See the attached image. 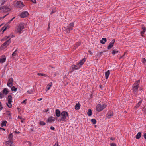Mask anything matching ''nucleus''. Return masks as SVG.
Returning a JSON list of instances; mask_svg holds the SVG:
<instances>
[{
	"mask_svg": "<svg viewBox=\"0 0 146 146\" xmlns=\"http://www.w3.org/2000/svg\"><path fill=\"white\" fill-rule=\"evenodd\" d=\"M96 110L98 112H100L102 111L103 108L101 104H98L96 107Z\"/></svg>",
	"mask_w": 146,
	"mask_h": 146,
	"instance_id": "obj_9",
	"label": "nucleus"
},
{
	"mask_svg": "<svg viewBox=\"0 0 146 146\" xmlns=\"http://www.w3.org/2000/svg\"><path fill=\"white\" fill-rule=\"evenodd\" d=\"M142 135L141 133V132H138L135 136V138L137 139H139L141 137Z\"/></svg>",
	"mask_w": 146,
	"mask_h": 146,
	"instance_id": "obj_22",
	"label": "nucleus"
},
{
	"mask_svg": "<svg viewBox=\"0 0 146 146\" xmlns=\"http://www.w3.org/2000/svg\"><path fill=\"white\" fill-rule=\"evenodd\" d=\"M18 118L19 119H22V117L21 116H18Z\"/></svg>",
	"mask_w": 146,
	"mask_h": 146,
	"instance_id": "obj_64",
	"label": "nucleus"
},
{
	"mask_svg": "<svg viewBox=\"0 0 146 146\" xmlns=\"http://www.w3.org/2000/svg\"><path fill=\"white\" fill-rule=\"evenodd\" d=\"M138 88L139 87L137 86H132V90H133L132 93L135 96H136L138 93Z\"/></svg>",
	"mask_w": 146,
	"mask_h": 146,
	"instance_id": "obj_5",
	"label": "nucleus"
},
{
	"mask_svg": "<svg viewBox=\"0 0 146 146\" xmlns=\"http://www.w3.org/2000/svg\"><path fill=\"white\" fill-rule=\"evenodd\" d=\"M8 46V45H7V43L6 42H5L4 43L1 45V47L5 49Z\"/></svg>",
	"mask_w": 146,
	"mask_h": 146,
	"instance_id": "obj_26",
	"label": "nucleus"
},
{
	"mask_svg": "<svg viewBox=\"0 0 146 146\" xmlns=\"http://www.w3.org/2000/svg\"><path fill=\"white\" fill-rule=\"evenodd\" d=\"M14 133H15L19 134L20 133V132L19 131H17L15 130L14 131Z\"/></svg>",
	"mask_w": 146,
	"mask_h": 146,
	"instance_id": "obj_54",
	"label": "nucleus"
},
{
	"mask_svg": "<svg viewBox=\"0 0 146 146\" xmlns=\"http://www.w3.org/2000/svg\"><path fill=\"white\" fill-rule=\"evenodd\" d=\"M71 30H70L67 27V28L65 30V31L67 33H69L71 31Z\"/></svg>",
	"mask_w": 146,
	"mask_h": 146,
	"instance_id": "obj_41",
	"label": "nucleus"
},
{
	"mask_svg": "<svg viewBox=\"0 0 146 146\" xmlns=\"http://www.w3.org/2000/svg\"><path fill=\"white\" fill-rule=\"evenodd\" d=\"M142 62L143 63H145L146 62V60L144 58H143L142 59Z\"/></svg>",
	"mask_w": 146,
	"mask_h": 146,
	"instance_id": "obj_46",
	"label": "nucleus"
},
{
	"mask_svg": "<svg viewBox=\"0 0 146 146\" xmlns=\"http://www.w3.org/2000/svg\"><path fill=\"white\" fill-rule=\"evenodd\" d=\"M24 25L25 24L24 23L21 22L20 23L19 25L18 26L16 32L21 34V31L24 29Z\"/></svg>",
	"mask_w": 146,
	"mask_h": 146,
	"instance_id": "obj_2",
	"label": "nucleus"
},
{
	"mask_svg": "<svg viewBox=\"0 0 146 146\" xmlns=\"http://www.w3.org/2000/svg\"><path fill=\"white\" fill-rule=\"evenodd\" d=\"M143 137L145 139H146V133H144L143 135Z\"/></svg>",
	"mask_w": 146,
	"mask_h": 146,
	"instance_id": "obj_58",
	"label": "nucleus"
},
{
	"mask_svg": "<svg viewBox=\"0 0 146 146\" xmlns=\"http://www.w3.org/2000/svg\"><path fill=\"white\" fill-rule=\"evenodd\" d=\"M7 27H8V28H9L10 27L9 26H7L6 27H5V28H4V30L5 31L6 30H7Z\"/></svg>",
	"mask_w": 146,
	"mask_h": 146,
	"instance_id": "obj_53",
	"label": "nucleus"
},
{
	"mask_svg": "<svg viewBox=\"0 0 146 146\" xmlns=\"http://www.w3.org/2000/svg\"><path fill=\"white\" fill-rule=\"evenodd\" d=\"M86 60V58H84L82 59L81 60H80L79 63H78V66H81L83 65V64L85 62Z\"/></svg>",
	"mask_w": 146,
	"mask_h": 146,
	"instance_id": "obj_13",
	"label": "nucleus"
},
{
	"mask_svg": "<svg viewBox=\"0 0 146 146\" xmlns=\"http://www.w3.org/2000/svg\"><path fill=\"white\" fill-rule=\"evenodd\" d=\"M17 88L14 86H12L11 87V90L12 91L16 92L17 90Z\"/></svg>",
	"mask_w": 146,
	"mask_h": 146,
	"instance_id": "obj_33",
	"label": "nucleus"
},
{
	"mask_svg": "<svg viewBox=\"0 0 146 146\" xmlns=\"http://www.w3.org/2000/svg\"><path fill=\"white\" fill-rule=\"evenodd\" d=\"M52 82L49 83V84H48L46 88L47 90L46 91L48 90L50 88V87L52 86Z\"/></svg>",
	"mask_w": 146,
	"mask_h": 146,
	"instance_id": "obj_27",
	"label": "nucleus"
},
{
	"mask_svg": "<svg viewBox=\"0 0 146 146\" xmlns=\"http://www.w3.org/2000/svg\"><path fill=\"white\" fill-rule=\"evenodd\" d=\"M110 140H115V138L113 137H111L110 138Z\"/></svg>",
	"mask_w": 146,
	"mask_h": 146,
	"instance_id": "obj_62",
	"label": "nucleus"
},
{
	"mask_svg": "<svg viewBox=\"0 0 146 146\" xmlns=\"http://www.w3.org/2000/svg\"><path fill=\"white\" fill-rule=\"evenodd\" d=\"M91 121L92 123L93 124H95L96 123V120L95 119H91Z\"/></svg>",
	"mask_w": 146,
	"mask_h": 146,
	"instance_id": "obj_30",
	"label": "nucleus"
},
{
	"mask_svg": "<svg viewBox=\"0 0 146 146\" xmlns=\"http://www.w3.org/2000/svg\"><path fill=\"white\" fill-rule=\"evenodd\" d=\"M139 90L141 91L143 90V87H141L139 88Z\"/></svg>",
	"mask_w": 146,
	"mask_h": 146,
	"instance_id": "obj_63",
	"label": "nucleus"
},
{
	"mask_svg": "<svg viewBox=\"0 0 146 146\" xmlns=\"http://www.w3.org/2000/svg\"><path fill=\"white\" fill-rule=\"evenodd\" d=\"M142 111H143L144 113L146 114V108H145V106L143 108L142 110Z\"/></svg>",
	"mask_w": 146,
	"mask_h": 146,
	"instance_id": "obj_44",
	"label": "nucleus"
},
{
	"mask_svg": "<svg viewBox=\"0 0 146 146\" xmlns=\"http://www.w3.org/2000/svg\"><path fill=\"white\" fill-rule=\"evenodd\" d=\"M13 84L11 83H10L9 82H8L7 84V85L9 87H11L12 86Z\"/></svg>",
	"mask_w": 146,
	"mask_h": 146,
	"instance_id": "obj_39",
	"label": "nucleus"
},
{
	"mask_svg": "<svg viewBox=\"0 0 146 146\" xmlns=\"http://www.w3.org/2000/svg\"><path fill=\"white\" fill-rule=\"evenodd\" d=\"M62 112L61 113L60 110L58 109H56L55 110V115L57 117H59L60 116Z\"/></svg>",
	"mask_w": 146,
	"mask_h": 146,
	"instance_id": "obj_14",
	"label": "nucleus"
},
{
	"mask_svg": "<svg viewBox=\"0 0 146 146\" xmlns=\"http://www.w3.org/2000/svg\"><path fill=\"white\" fill-rule=\"evenodd\" d=\"M140 82V80H138L136 81L133 84V86H137V87H139V85Z\"/></svg>",
	"mask_w": 146,
	"mask_h": 146,
	"instance_id": "obj_24",
	"label": "nucleus"
},
{
	"mask_svg": "<svg viewBox=\"0 0 146 146\" xmlns=\"http://www.w3.org/2000/svg\"><path fill=\"white\" fill-rule=\"evenodd\" d=\"M81 66H78V64L76 65H72L71 66L72 69L70 70V72L71 73L76 70L78 69Z\"/></svg>",
	"mask_w": 146,
	"mask_h": 146,
	"instance_id": "obj_6",
	"label": "nucleus"
},
{
	"mask_svg": "<svg viewBox=\"0 0 146 146\" xmlns=\"http://www.w3.org/2000/svg\"><path fill=\"white\" fill-rule=\"evenodd\" d=\"M5 129L3 128L0 127V130H3L5 131Z\"/></svg>",
	"mask_w": 146,
	"mask_h": 146,
	"instance_id": "obj_59",
	"label": "nucleus"
},
{
	"mask_svg": "<svg viewBox=\"0 0 146 146\" xmlns=\"http://www.w3.org/2000/svg\"><path fill=\"white\" fill-rule=\"evenodd\" d=\"M8 138L9 139V141H12L13 139V137L12 133L9 134L8 136Z\"/></svg>",
	"mask_w": 146,
	"mask_h": 146,
	"instance_id": "obj_21",
	"label": "nucleus"
},
{
	"mask_svg": "<svg viewBox=\"0 0 146 146\" xmlns=\"http://www.w3.org/2000/svg\"><path fill=\"white\" fill-rule=\"evenodd\" d=\"M7 123V122L6 121H2L1 124V127H3V126H6V124Z\"/></svg>",
	"mask_w": 146,
	"mask_h": 146,
	"instance_id": "obj_28",
	"label": "nucleus"
},
{
	"mask_svg": "<svg viewBox=\"0 0 146 146\" xmlns=\"http://www.w3.org/2000/svg\"><path fill=\"white\" fill-rule=\"evenodd\" d=\"M16 6L19 8L23 7L25 6V5L23 2L21 1H18L16 3Z\"/></svg>",
	"mask_w": 146,
	"mask_h": 146,
	"instance_id": "obj_10",
	"label": "nucleus"
},
{
	"mask_svg": "<svg viewBox=\"0 0 146 146\" xmlns=\"http://www.w3.org/2000/svg\"><path fill=\"white\" fill-rule=\"evenodd\" d=\"M50 129L51 130H55V128L53 127V126H51L50 127Z\"/></svg>",
	"mask_w": 146,
	"mask_h": 146,
	"instance_id": "obj_56",
	"label": "nucleus"
},
{
	"mask_svg": "<svg viewBox=\"0 0 146 146\" xmlns=\"http://www.w3.org/2000/svg\"><path fill=\"white\" fill-rule=\"evenodd\" d=\"M13 78H11L9 79L8 80V82L10 83H11L13 84Z\"/></svg>",
	"mask_w": 146,
	"mask_h": 146,
	"instance_id": "obj_40",
	"label": "nucleus"
},
{
	"mask_svg": "<svg viewBox=\"0 0 146 146\" xmlns=\"http://www.w3.org/2000/svg\"><path fill=\"white\" fill-rule=\"evenodd\" d=\"M103 52H101L98 54V56H102V54L103 53Z\"/></svg>",
	"mask_w": 146,
	"mask_h": 146,
	"instance_id": "obj_51",
	"label": "nucleus"
},
{
	"mask_svg": "<svg viewBox=\"0 0 146 146\" xmlns=\"http://www.w3.org/2000/svg\"><path fill=\"white\" fill-rule=\"evenodd\" d=\"M6 57L5 55H3L2 56V58H0V63H2L4 62L6 60Z\"/></svg>",
	"mask_w": 146,
	"mask_h": 146,
	"instance_id": "obj_17",
	"label": "nucleus"
},
{
	"mask_svg": "<svg viewBox=\"0 0 146 146\" xmlns=\"http://www.w3.org/2000/svg\"><path fill=\"white\" fill-rule=\"evenodd\" d=\"M87 114L89 116H91L92 115V111L91 109H89L88 110Z\"/></svg>",
	"mask_w": 146,
	"mask_h": 146,
	"instance_id": "obj_29",
	"label": "nucleus"
},
{
	"mask_svg": "<svg viewBox=\"0 0 146 146\" xmlns=\"http://www.w3.org/2000/svg\"><path fill=\"white\" fill-rule=\"evenodd\" d=\"M143 100L141 99V100L137 103L136 105V106L134 107V108L136 109L139 107L141 104Z\"/></svg>",
	"mask_w": 146,
	"mask_h": 146,
	"instance_id": "obj_19",
	"label": "nucleus"
},
{
	"mask_svg": "<svg viewBox=\"0 0 146 146\" xmlns=\"http://www.w3.org/2000/svg\"><path fill=\"white\" fill-rule=\"evenodd\" d=\"M13 141H8L5 142L6 146H11L13 143Z\"/></svg>",
	"mask_w": 146,
	"mask_h": 146,
	"instance_id": "obj_23",
	"label": "nucleus"
},
{
	"mask_svg": "<svg viewBox=\"0 0 146 146\" xmlns=\"http://www.w3.org/2000/svg\"><path fill=\"white\" fill-rule=\"evenodd\" d=\"M56 11V10L55 8H53L52 10V11L51 12L50 14L51 15L53 13H55Z\"/></svg>",
	"mask_w": 146,
	"mask_h": 146,
	"instance_id": "obj_38",
	"label": "nucleus"
},
{
	"mask_svg": "<svg viewBox=\"0 0 146 146\" xmlns=\"http://www.w3.org/2000/svg\"><path fill=\"white\" fill-rule=\"evenodd\" d=\"M18 48H17V49L15 50V51L12 54V55L13 57L14 56H15L17 55V51Z\"/></svg>",
	"mask_w": 146,
	"mask_h": 146,
	"instance_id": "obj_32",
	"label": "nucleus"
},
{
	"mask_svg": "<svg viewBox=\"0 0 146 146\" xmlns=\"http://www.w3.org/2000/svg\"><path fill=\"white\" fill-rule=\"evenodd\" d=\"M11 38H10L9 40H7L6 42L7 44V45H9V44L11 42Z\"/></svg>",
	"mask_w": 146,
	"mask_h": 146,
	"instance_id": "obj_35",
	"label": "nucleus"
},
{
	"mask_svg": "<svg viewBox=\"0 0 146 146\" xmlns=\"http://www.w3.org/2000/svg\"><path fill=\"white\" fill-rule=\"evenodd\" d=\"M107 40L106 38H103L102 40H100V42L103 44H105L106 42H107Z\"/></svg>",
	"mask_w": 146,
	"mask_h": 146,
	"instance_id": "obj_20",
	"label": "nucleus"
},
{
	"mask_svg": "<svg viewBox=\"0 0 146 146\" xmlns=\"http://www.w3.org/2000/svg\"><path fill=\"white\" fill-rule=\"evenodd\" d=\"M10 37V36H6L4 37L3 38H2L1 40V41H4L7 39L8 38H9Z\"/></svg>",
	"mask_w": 146,
	"mask_h": 146,
	"instance_id": "obj_31",
	"label": "nucleus"
},
{
	"mask_svg": "<svg viewBox=\"0 0 146 146\" xmlns=\"http://www.w3.org/2000/svg\"><path fill=\"white\" fill-rule=\"evenodd\" d=\"M9 91L6 88H4L1 92L0 93V98L1 99L3 98L4 96L7 95L9 92Z\"/></svg>",
	"mask_w": 146,
	"mask_h": 146,
	"instance_id": "obj_3",
	"label": "nucleus"
},
{
	"mask_svg": "<svg viewBox=\"0 0 146 146\" xmlns=\"http://www.w3.org/2000/svg\"><path fill=\"white\" fill-rule=\"evenodd\" d=\"M111 146H117L116 144L114 143H111L110 144Z\"/></svg>",
	"mask_w": 146,
	"mask_h": 146,
	"instance_id": "obj_50",
	"label": "nucleus"
},
{
	"mask_svg": "<svg viewBox=\"0 0 146 146\" xmlns=\"http://www.w3.org/2000/svg\"><path fill=\"white\" fill-rule=\"evenodd\" d=\"M106 106L107 105L106 104H103L102 106V107L103 108V109H104V108L106 107Z\"/></svg>",
	"mask_w": 146,
	"mask_h": 146,
	"instance_id": "obj_47",
	"label": "nucleus"
},
{
	"mask_svg": "<svg viewBox=\"0 0 146 146\" xmlns=\"http://www.w3.org/2000/svg\"><path fill=\"white\" fill-rule=\"evenodd\" d=\"M15 17H13V18L10 19L7 23V24H9L13 20V19H14L15 18Z\"/></svg>",
	"mask_w": 146,
	"mask_h": 146,
	"instance_id": "obj_43",
	"label": "nucleus"
},
{
	"mask_svg": "<svg viewBox=\"0 0 146 146\" xmlns=\"http://www.w3.org/2000/svg\"><path fill=\"white\" fill-rule=\"evenodd\" d=\"M7 27H8V28H9L10 27L9 26H7L6 27H5V28H4V30L5 31L6 30H7Z\"/></svg>",
	"mask_w": 146,
	"mask_h": 146,
	"instance_id": "obj_52",
	"label": "nucleus"
},
{
	"mask_svg": "<svg viewBox=\"0 0 146 146\" xmlns=\"http://www.w3.org/2000/svg\"><path fill=\"white\" fill-rule=\"evenodd\" d=\"M81 105L79 102L76 104L75 106V109L76 110H78L80 108Z\"/></svg>",
	"mask_w": 146,
	"mask_h": 146,
	"instance_id": "obj_18",
	"label": "nucleus"
},
{
	"mask_svg": "<svg viewBox=\"0 0 146 146\" xmlns=\"http://www.w3.org/2000/svg\"><path fill=\"white\" fill-rule=\"evenodd\" d=\"M26 100H27L26 99L25 100H23V101H22V102L21 103L22 104L25 103V104H26Z\"/></svg>",
	"mask_w": 146,
	"mask_h": 146,
	"instance_id": "obj_55",
	"label": "nucleus"
},
{
	"mask_svg": "<svg viewBox=\"0 0 146 146\" xmlns=\"http://www.w3.org/2000/svg\"><path fill=\"white\" fill-rule=\"evenodd\" d=\"M61 115L62 116L61 118L59 119L58 121L59 122L61 121L65 122L67 120L66 117H68L69 116L68 113L67 111H63L62 112Z\"/></svg>",
	"mask_w": 146,
	"mask_h": 146,
	"instance_id": "obj_1",
	"label": "nucleus"
},
{
	"mask_svg": "<svg viewBox=\"0 0 146 146\" xmlns=\"http://www.w3.org/2000/svg\"><path fill=\"white\" fill-rule=\"evenodd\" d=\"M53 146H60V145H58V141L56 142Z\"/></svg>",
	"mask_w": 146,
	"mask_h": 146,
	"instance_id": "obj_49",
	"label": "nucleus"
},
{
	"mask_svg": "<svg viewBox=\"0 0 146 146\" xmlns=\"http://www.w3.org/2000/svg\"><path fill=\"white\" fill-rule=\"evenodd\" d=\"M12 97L11 95H10L8 96L7 100L8 102V103H6V105L9 108H11L12 105L11 104V102H12Z\"/></svg>",
	"mask_w": 146,
	"mask_h": 146,
	"instance_id": "obj_4",
	"label": "nucleus"
},
{
	"mask_svg": "<svg viewBox=\"0 0 146 146\" xmlns=\"http://www.w3.org/2000/svg\"><path fill=\"white\" fill-rule=\"evenodd\" d=\"M39 124L41 125L44 126L46 125V123L43 121H40L39 122Z\"/></svg>",
	"mask_w": 146,
	"mask_h": 146,
	"instance_id": "obj_36",
	"label": "nucleus"
},
{
	"mask_svg": "<svg viewBox=\"0 0 146 146\" xmlns=\"http://www.w3.org/2000/svg\"><path fill=\"white\" fill-rule=\"evenodd\" d=\"M74 25V22H72L68 25L67 26V27L70 29V30H72L73 29Z\"/></svg>",
	"mask_w": 146,
	"mask_h": 146,
	"instance_id": "obj_15",
	"label": "nucleus"
},
{
	"mask_svg": "<svg viewBox=\"0 0 146 146\" xmlns=\"http://www.w3.org/2000/svg\"><path fill=\"white\" fill-rule=\"evenodd\" d=\"M81 43L80 42L76 43L75 44V45L76 47H78L80 45Z\"/></svg>",
	"mask_w": 146,
	"mask_h": 146,
	"instance_id": "obj_42",
	"label": "nucleus"
},
{
	"mask_svg": "<svg viewBox=\"0 0 146 146\" xmlns=\"http://www.w3.org/2000/svg\"><path fill=\"white\" fill-rule=\"evenodd\" d=\"M3 9V12H6L10 11V9L7 6H2L0 7V10Z\"/></svg>",
	"mask_w": 146,
	"mask_h": 146,
	"instance_id": "obj_8",
	"label": "nucleus"
},
{
	"mask_svg": "<svg viewBox=\"0 0 146 146\" xmlns=\"http://www.w3.org/2000/svg\"><path fill=\"white\" fill-rule=\"evenodd\" d=\"M17 109L18 110L19 112H20L21 111V109L19 108H17Z\"/></svg>",
	"mask_w": 146,
	"mask_h": 146,
	"instance_id": "obj_60",
	"label": "nucleus"
},
{
	"mask_svg": "<svg viewBox=\"0 0 146 146\" xmlns=\"http://www.w3.org/2000/svg\"><path fill=\"white\" fill-rule=\"evenodd\" d=\"M6 1L5 0H1V5H3L6 2Z\"/></svg>",
	"mask_w": 146,
	"mask_h": 146,
	"instance_id": "obj_45",
	"label": "nucleus"
},
{
	"mask_svg": "<svg viewBox=\"0 0 146 146\" xmlns=\"http://www.w3.org/2000/svg\"><path fill=\"white\" fill-rule=\"evenodd\" d=\"M50 23H49V24H48V30H49V29L50 28Z\"/></svg>",
	"mask_w": 146,
	"mask_h": 146,
	"instance_id": "obj_61",
	"label": "nucleus"
},
{
	"mask_svg": "<svg viewBox=\"0 0 146 146\" xmlns=\"http://www.w3.org/2000/svg\"><path fill=\"white\" fill-rule=\"evenodd\" d=\"M110 74V71L109 70H108L107 71L105 72V75L106 77V79H107Z\"/></svg>",
	"mask_w": 146,
	"mask_h": 146,
	"instance_id": "obj_25",
	"label": "nucleus"
},
{
	"mask_svg": "<svg viewBox=\"0 0 146 146\" xmlns=\"http://www.w3.org/2000/svg\"><path fill=\"white\" fill-rule=\"evenodd\" d=\"M29 14L27 11L22 12L20 16L21 18H25L29 15Z\"/></svg>",
	"mask_w": 146,
	"mask_h": 146,
	"instance_id": "obj_7",
	"label": "nucleus"
},
{
	"mask_svg": "<svg viewBox=\"0 0 146 146\" xmlns=\"http://www.w3.org/2000/svg\"><path fill=\"white\" fill-rule=\"evenodd\" d=\"M55 118H54L53 117L51 116L48 119L47 122L51 123L55 121Z\"/></svg>",
	"mask_w": 146,
	"mask_h": 146,
	"instance_id": "obj_16",
	"label": "nucleus"
},
{
	"mask_svg": "<svg viewBox=\"0 0 146 146\" xmlns=\"http://www.w3.org/2000/svg\"><path fill=\"white\" fill-rule=\"evenodd\" d=\"M37 75L38 76H44L45 77H46L47 76L45 74L43 73H38L37 74Z\"/></svg>",
	"mask_w": 146,
	"mask_h": 146,
	"instance_id": "obj_37",
	"label": "nucleus"
},
{
	"mask_svg": "<svg viewBox=\"0 0 146 146\" xmlns=\"http://www.w3.org/2000/svg\"><path fill=\"white\" fill-rule=\"evenodd\" d=\"M119 51L115 50H113L112 51V53L113 55H115L116 53L118 52Z\"/></svg>",
	"mask_w": 146,
	"mask_h": 146,
	"instance_id": "obj_34",
	"label": "nucleus"
},
{
	"mask_svg": "<svg viewBox=\"0 0 146 146\" xmlns=\"http://www.w3.org/2000/svg\"><path fill=\"white\" fill-rule=\"evenodd\" d=\"M142 29L143 30V32H145L146 31V27L145 26H143L142 27Z\"/></svg>",
	"mask_w": 146,
	"mask_h": 146,
	"instance_id": "obj_48",
	"label": "nucleus"
},
{
	"mask_svg": "<svg viewBox=\"0 0 146 146\" xmlns=\"http://www.w3.org/2000/svg\"><path fill=\"white\" fill-rule=\"evenodd\" d=\"M115 42V39H113L112 41L109 43L108 46L107 47V48L108 49H111L112 47L113 46L114 43Z\"/></svg>",
	"mask_w": 146,
	"mask_h": 146,
	"instance_id": "obj_11",
	"label": "nucleus"
},
{
	"mask_svg": "<svg viewBox=\"0 0 146 146\" xmlns=\"http://www.w3.org/2000/svg\"><path fill=\"white\" fill-rule=\"evenodd\" d=\"M88 52L91 55H92L93 54L92 53V52L90 50H89L88 51Z\"/></svg>",
	"mask_w": 146,
	"mask_h": 146,
	"instance_id": "obj_57",
	"label": "nucleus"
},
{
	"mask_svg": "<svg viewBox=\"0 0 146 146\" xmlns=\"http://www.w3.org/2000/svg\"><path fill=\"white\" fill-rule=\"evenodd\" d=\"M113 116V111H109L107 114L106 115V117L108 119L111 118Z\"/></svg>",
	"mask_w": 146,
	"mask_h": 146,
	"instance_id": "obj_12",
	"label": "nucleus"
}]
</instances>
